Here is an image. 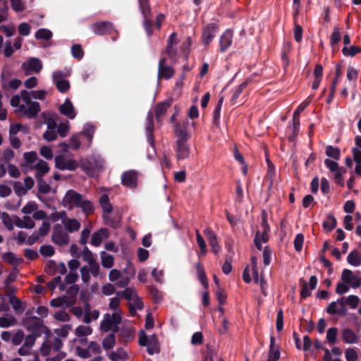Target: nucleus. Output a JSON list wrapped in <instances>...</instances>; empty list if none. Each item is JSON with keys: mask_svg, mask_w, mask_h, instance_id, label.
<instances>
[{"mask_svg": "<svg viewBox=\"0 0 361 361\" xmlns=\"http://www.w3.org/2000/svg\"><path fill=\"white\" fill-rule=\"evenodd\" d=\"M223 101H224L223 97H221L219 99L218 103H217V104L214 110V112H213V123L216 126H218L220 123V114H221V107H222V104H223Z\"/></svg>", "mask_w": 361, "mask_h": 361, "instance_id": "obj_34", "label": "nucleus"}, {"mask_svg": "<svg viewBox=\"0 0 361 361\" xmlns=\"http://www.w3.org/2000/svg\"><path fill=\"white\" fill-rule=\"evenodd\" d=\"M336 224H337V221H336L335 216L333 214H329L327 216L326 219L324 221V222L322 224V226H323V228L326 232H330L335 228V227L336 226Z\"/></svg>", "mask_w": 361, "mask_h": 361, "instance_id": "obj_29", "label": "nucleus"}, {"mask_svg": "<svg viewBox=\"0 0 361 361\" xmlns=\"http://www.w3.org/2000/svg\"><path fill=\"white\" fill-rule=\"evenodd\" d=\"M196 269H197V271L198 273L200 281L201 282V283L202 284V286H204V288H206V289L208 288L209 283H208L207 278V276L204 271V268L200 262H198L196 264Z\"/></svg>", "mask_w": 361, "mask_h": 361, "instance_id": "obj_33", "label": "nucleus"}, {"mask_svg": "<svg viewBox=\"0 0 361 361\" xmlns=\"http://www.w3.org/2000/svg\"><path fill=\"white\" fill-rule=\"evenodd\" d=\"M59 111L70 119H73L76 116L74 106L68 98L59 106Z\"/></svg>", "mask_w": 361, "mask_h": 361, "instance_id": "obj_18", "label": "nucleus"}, {"mask_svg": "<svg viewBox=\"0 0 361 361\" xmlns=\"http://www.w3.org/2000/svg\"><path fill=\"white\" fill-rule=\"evenodd\" d=\"M40 334L39 333L35 334H29L25 337V341L24 342V345L27 346L28 348H31L35 343L36 338L39 336Z\"/></svg>", "mask_w": 361, "mask_h": 361, "instance_id": "obj_60", "label": "nucleus"}, {"mask_svg": "<svg viewBox=\"0 0 361 361\" xmlns=\"http://www.w3.org/2000/svg\"><path fill=\"white\" fill-rule=\"evenodd\" d=\"M57 264L54 260H49L44 266V271L49 276H54L57 273Z\"/></svg>", "mask_w": 361, "mask_h": 361, "instance_id": "obj_51", "label": "nucleus"}, {"mask_svg": "<svg viewBox=\"0 0 361 361\" xmlns=\"http://www.w3.org/2000/svg\"><path fill=\"white\" fill-rule=\"evenodd\" d=\"M341 336L343 341L346 343L352 344L357 342V336L351 329H343Z\"/></svg>", "mask_w": 361, "mask_h": 361, "instance_id": "obj_22", "label": "nucleus"}, {"mask_svg": "<svg viewBox=\"0 0 361 361\" xmlns=\"http://www.w3.org/2000/svg\"><path fill=\"white\" fill-rule=\"evenodd\" d=\"M75 333L78 337H82L90 335L92 329L90 326L80 325L76 328Z\"/></svg>", "mask_w": 361, "mask_h": 361, "instance_id": "obj_48", "label": "nucleus"}, {"mask_svg": "<svg viewBox=\"0 0 361 361\" xmlns=\"http://www.w3.org/2000/svg\"><path fill=\"white\" fill-rule=\"evenodd\" d=\"M341 35L340 32V29L338 26H335L334 28V31L330 37V44L332 47L336 45L341 40Z\"/></svg>", "mask_w": 361, "mask_h": 361, "instance_id": "obj_50", "label": "nucleus"}, {"mask_svg": "<svg viewBox=\"0 0 361 361\" xmlns=\"http://www.w3.org/2000/svg\"><path fill=\"white\" fill-rule=\"evenodd\" d=\"M70 75L69 72L56 71L53 73V82L57 90L61 93H66L70 89V82L64 78Z\"/></svg>", "mask_w": 361, "mask_h": 361, "instance_id": "obj_5", "label": "nucleus"}, {"mask_svg": "<svg viewBox=\"0 0 361 361\" xmlns=\"http://www.w3.org/2000/svg\"><path fill=\"white\" fill-rule=\"evenodd\" d=\"M99 203L104 214H110L112 212V206L107 195H102L99 198Z\"/></svg>", "mask_w": 361, "mask_h": 361, "instance_id": "obj_31", "label": "nucleus"}, {"mask_svg": "<svg viewBox=\"0 0 361 361\" xmlns=\"http://www.w3.org/2000/svg\"><path fill=\"white\" fill-rule=\"evenodd\" d=\"M14 289L12 288L10 290V293L7 294L9 296V302L12 305L13 308L15 310H18L21 308L22 302L21 301L17 298L15 295H11L13 293Z\"/></svg>", "mask_w": 361, "mask_h": 361, "instance_id": "obj_45", "label": "nucleus"}, {"mask_svg": "<svg viewBox=\"0 0 361 361\" xmlns=\"http://www.w3.org/2000/svg\"><path fill=\"white\" fill-rule=\"evenodd\" d=\"M156 341V336H153L151 338H148L145 332L143 330H141L139 333V344L141 346H147L148 344H152V342Z\"/></svg>", "mask_w": 361, "mask_h": 361, "instance_id": "obj_38", "label": "nucleus"}, {"mask_svg": "<svg viewBox=\"0 0 361 361\" xmlns=\"http://www.w3.org/2000/svg\"><path fill=\"white\" fill-rule=\"evenodd\" d=\"M78 292H79V287L77 285H73V286H71L67 290L66 293H67L68 296L69 298H71V299H73L72 302L67 303L68 306H72L75 303V298H76L77 295L78 294Z\"/></svg>", "mask_w": 361, "mask_h": 361, "instance_id": "obj_46", "label": "nucleus"}, {"mask_svg": "<svg viewBox=\"0 0 361 361\" xmlns=\"http://www.w3.org/2000/svg\"><path fill=\"white\" fill-rule=\"evenodd\" d=\"M22 67L25 70L31 71L37 73L42 69V63L39 59L31 58L27 63H23Z\"/></svg>", "mask_w": 361, "mask_h": 361, "instance_id": "obj_20", "label": "nucleus"}, {"mask_svg": "<svg viewBox=\"0 0 361 361\" xmlns=\"http://www.w3.org/2000/svg\"><path fill=\"white\" fill-rule=\"evenodd\" d=\"M171 104L172 99H168L157 104L155 107V117L158 123L161 122L162 116L166 113Z\"/></svg>", "mask_w": 361, "mask_h": 361, "instance_id": "obj_17", "label": "nucleus"}, {"mask_svg": "<svg viewBox=\"0 0 361 361\" xmlns=\"http://www.w3.org/2000/svg\"><path fill=\"white\" fill-rule=\"evenodd\" d=\"M318 279L316 276H312L310 278L309 282L301 279L300 280V285L301 286V290L300 293L301 299H306L311 296L312 290L317 288Z\"/></svg>", "mask_w": 361, "mask_h": 361, "instance_id": "obj_6", "label": "nucleus"}, {"mask_svg": "<svg viewBox=\"0 0 361 361\" xmlns=\"http://www.w3.org/2000/svg\"><path fill=\"white\" fill-rule=\"evenodd\" d=\"M2 259L7 263L15 267L23 262V258L16 257L14 253L11 252H7L4 253L2 255Z\"/></svg>", "mask_w": 361, "mask_h": 361, "instance_id": "obj_26", "label": "nucleus"}, {"mask_svg": "<svg viewBox=\"0 0 361 361\" xmlns=\"http://www.w3.org/2000/svg\"><path fill=\"white\" fill-rule=\"evenodd\" d=\"M56 167L60 170L75 171L78 167V164L73 159H66L62 155L55 157Z\"/></svg>", "mask_w": 361, "mask_h": 361, "instance_id": "obj_11", "label": "nucleus"}, {"mask_svg": "<svg viewBox=\"0 0 361 361\" xmlns=\"http://www.w3.org/2000/svg\"><path fill=\"white\" fill-rule=\"evenodd\" d=\"M12 9L16 12H23L25 9L23 0H10Z\"/></svg>", "mask_w": 361, "mask_h": 361, "instance_id": "obj_54", "label": "nucleus"}, {"mask_svg": "<svg viewBox=\"0 0 361 361\" xmlns=\"http://www.w3.org/2000/svg\"><path fill=\"white\" fill-rule=\"evenodd\" d=\"M347 262L352 266H360L361 264L360 252L357 250L351 251L347 257Z\"/></svg>", "mask_w": 361, "mask_h": 361, "instance_id": "obj_27", "label": "nucleus"}, {"mask_svg": "<svg viewBox=\"0 0 361 361\" xmlns=\"http://www.w3.org/2000/svg\"><path fill=\"white\" fill-rule=\"evenodd\" d=\"M82 259L88 264L93 262L96 259H94L92 252L89 250L87 247H85L82 251Z\"/></svg>", "mask_w": 361, "mask_h": 361, "instance_id": "obj_63", "label": "nucleus"}, {"mask_svg": "<svg viewBox=\"0 0 361 361\" xmlns=\"http://www.w3.org/2000/svg\"><path fill=\"white\" fill-rule=\"evenodd\" d=\"M39 252L42 256L51 257L55 254V250L51 245H44L40 247Z\"/></svg>", "mask_w": 361, "mask_h": 361, "instance_id": "obj_55", "label": "nucleus"}, {"mask_svg": "<svg viewBox=\"0 0 361 361\" xmlns=\"http://www.w3.org/2000/svg\"><path fill=\"white\" fill-rule=\"evenodd\" d=\"M54 318L61 322H68L71 319L70 315L65 310H60L55 312Z\"/></svg>", "mask_w": 361, "mask_h": 361, "instance_id": "obj_61", "label": "nucleus"}, {"mask_svg": "<svg viewBox=\"0 0 361 361\" xmlns=\"http://www.w3.org/2000/svg\"><path fill=\"white\" fill-rule=\"evenodd\" d=\"M102 264L104 268L109 269L114 265V257L111 255L106 254L105 252H102Z\"/></svg>", "mask_w": 361, "mask_h": 361, "instance_id": "obj_44", "label": "nucleus"}, {"mask_svg": "<svg viewBox=\"0 0 361 361\" xmlns=\"http://www.w3.org/2000/svg\"><path fill=\"white\" fill-rule=\"evenodd\" d=\"M37 180L38 190L39 192L42 193H48L50 190V185L47 183L45 180H43V178H36Z\"/></svg>", "mask_w": 361, "mask_h": 361, "instance_id": "obj_52", "label": "nucleus"}, {"mask_svg": "<svg viewBox=\"0 0 361 361\" xmlns=\"http://www.w3.org/2000/svg\"><path fill=\"white\" fill-rule=\"evenodd\" d=\"M167 59L166 57L160 59L158 65V78L159 79L169 80L175 73V70L171 66L166 65Z\"/></svg>", "mask_w": 361, "mask_h": 361, "instance_id": "obj_9", "label": "nucleus"}, {"mask_svg": "<svg viewBox=\"0 0 361 361\" xmlns=\"http://www.w3.org/2000/svg\"><path fill=\"white\" fill-rule=\"evenodd\" d=\"M360 302V299L357 295H350L348 297H345V302H346V305L350 306L352 309H355L358 303Z\"/></svg>", "mask_w": 361, "mask_h": 361, "instance_id": "obj_53", "label": "nucleus"}, {"mask_svg": "<svg viewBox=\"0 0 361 361\" xmlns=\"http://www.w3.org/2000/svg\"><path fill=\"white\" fill-rule=\"evenodd\" d=\"M251 78H246L244 82H243L239 86L235 88V90L231 98V103L232 105L236 104L238 97L243 91L248 86V85L251 82Z\"/></svg>", "mask_w": 361, "mask_h": 361, "instance_id": "obj_23", "label": "nucleus"}, {"mask_svg": "<svg viewBox=\"0 0 361 361\" xmlns=\"http://www.w3.org/2000/svg\"><path fill=\"white\" fill-rule=\"evenodd\" d=\"M23 324L27 330L36 334L43 327V322L37 317H31L23 320Z\"/></svg>", "mask_w": 361, "mask_h": 361, "instance_id": "obj_14", "label": "nucleus"}, {"mask_svg": "<svg viewBox=\"0 0 361 361\" xmlns=\"http://www.w3.org/2000/svg\"><path fill=\"white\" fill-rule=\"evenodd\" d=\"M196 240L200 247V252L197 253L199 257L204 256L207 254V245L203 237L200 235L198 230H196Z\"/></svg>", "mask_w": 361, "mask_h": 361, "instance_id": "obj_32", "label": "nucleus"}, {"mask_svg": "<svg viewBox=\"0 0 361 361\" xmlns=\"http://www.w3.org/2000/svg\"><path fill=\"white\" fill-rule=\"evenodd\" d=\"M63 204L65 207L69 205L70 209L73 207L80 208L87 216L92 214L94 211L92 203L87 200H84L81 194L73 190L66 192L63 199Z\"/></svg>", "mask_w": 361, "mask_h": 361, "instance_id": "obj_1", "label": "nucleus"}, {"mask_svg": "<svg viewBox=\"0 0 361 361\" xmlns=\"http://www.w3.org/2000/svg\"><path fill=\"white\" fill-rule=\"evenodd\" d=\"M104 161L99 157H92L81 161L80 168L88 176H93L96 171L102 170Z\"/></svg>", "mask_w": 361, "mask_h": 361, "instance_id": "obj_3", "label": "nucleus"}, {"mask_svg": "<svg viewBox=\"0 0 361 361\" xmlns=\"http://www.w3.org/2000/svg\"><path fill=\"white\" fill-rule=\"evenodd\" d=\"M51 240L54 243L59 246H64L69 243V235L68 233L64 231L61 224H56L54 226Z\"/></svg>", "mask_w": 361, "mask_h": 361, "instance_id": "obj_4", "label": "nucleus"}, {"mask_svg": "<svg viewBox=\"0 0 361 361\" xmlns=\"http://www.w3.org/2000/svg\"><path fill=\"white\" fill-rule=\"evenodd\" d=\"M361 52V47L360 46H355L353 45L350 48H348L347 47H344L342 49V53L344 56H354L357 54H359Z\"/></svg>", "mask_w": 361, "mask_h": 361, "instance_id": "obj_42", "label": "nucleus"}, {"mask_svg": "<svg viewBox=\"0 0 361 361\" xmlns=\"http://www.w3.org/2000/svg\"><path fill=\"white\" fill-rule=\"evenodd\" d=\"M139 9L143 16V26L148 37L153 34V20L152 19L149 0H138Z\"/></svg>", "mask_w": 361, "mask_h": 361, "instance_id": "obj_2", "label": "nucleus"}, {"mask_svg": "<svg viewBox=\"0 0 361 361\" xmlns=\"http://www.w3.org/2000/svg\"><path fill=\"white\" fill-rule=\"evenodd\" d=\"M52 32L48 29L40 28L35 32V37L37 39L49 40L52 37Z\"/></svg>", "mask_w": 361, "mask_h": 361, "instance_id": "obj_41", "label": "nucleus"}, {"mask_svg": "<svg viewBox=\"0 0 361 361\" xmlns=\"http://www.w3.org/2000/svg\"><path fill=\"white\" fill-rule=\"evenodd\" d=\"M90 30L97 35H110L115 31L114 25L109 21H100L92 23Z\"/></svg>", "mask_w": 361, "mask_h": 361, "instance_id": "obj_7", "label": "nucleus"}, {"mask_svg": "<svg viewBox=\"0 0 361 361\" xmlns=\"http://www.w3.org/2000/svg\"><path fill=\"white\" fill-rule=\"evenodd\" d=\"M338 335V329L336 327H331L326 332V340L330 345H334L336 343Z\"/></svg>", "mask_w": 361, "mask_h": 361, "instance_id": "obj_43", "label": "nucleus"}, {"mask_svg": "<svg viewBox=\"0 0 361 361\" xmlns=\"http://www.w3.org/2000/svg\"><path fill=\"white\" fill-rule=\"evenodd\" d=\"M326 154L330 158L338 160L341 157V150L337 147L328 145L326 148Z\"/></svg>", "mask_w": 361, "mask_h": 361, "instance_id": "obj_36", "label": "nucleus"}, {"mask_svg": "<svg viewBox=\"0 0 361 361\" xmlns=\"http://www.w3.org/2000/svg\"><path fill=\"white\" fill-rule=\"evenodd\" d=\"M304 243V235L302 233L296 235L294 240V247L297 252H300L302 249Z\"/></svg>", "mask_w": 361, "mask_h": 361, "instance_id": "obj_57", "label": "nucleus"}, {"mask_svg": "<svg viewBox=\"0 0 361 361\" xmlns=\"http://www.w3.org/2000/svg\"><path fill=\"white\" fill-rule=\"evenodd\" d=\"M145 131L148 142L152 148H154L155 142L154 137V114L150 111L147 113V124Z\"/></svg>", "mask_w": 361, "mask_h": 361, "instance_id": "obj_13", "label": "nucleus"}, {"mask_svg": "<svg viewBox=\"0 0 361 361\" xmlns=\"http://www.w3.org/2000/svg\"><path fill=\"white\" fill-rule=\"evenodd\" d=\"M107 232L106 228H101L99 231L94 232L92 235L91 244L96 247L99 246L102 242L101 233H106Z\"/></svg>", "mask_w": 361, "mask_h": 361, "instance_id": "obj_39", "label": "nucleus"}, {"mask_svg": "<svg viewBox=\"0 0 361 361\" xmlns=\"http://www.w3.org/2000/svg\"><path fill=\"white\" fill-rule=\"evenodd\" d=\"M137 173L135 171H128L123 173L121 183L129 188H135L137 186Z\"/></svg>", "mask_w": 361, "mask_h": 361, "instance_id": "obj_15", "label": "nucleus"}, {"mask_svg": "<svg viewBox=\"0 0 361 361\" xmlns=\"http://www.w3.org/2000/svg\"><path fill=\"white\" fill-rule=\"evenodd\" d=\"M27 107L22 104L19 106L20 111L28 118H35L41 110L40 104L37 102H32L27 104Z\"/></svg>", "mask_w": 361, "mask_h": 361, "instance_id": "obj_12", "label": "nucleus"}, {"mask_svg": "<svg viewBox=\"0 0 361 361\" xmlns=\"http://www.w3.org/2000/svg\"><path fill=\"white\" fill-rule=\"evenodd\" d=\"M233 34L230 30H226L221 36L219 39V49L221 52L226 51L232 44Z\"/></svg>", "mask_w": 361, "mask_h": 361, "instance_id": "obj_19", "label": "nucleus"}, {"mask_svg": "<svg viewBox=\"0 0 361 361\" xmlns=\"http://www.w3.org/2000/svg\"><path fill=\"white\" fill-rule=\"evenodd\" d=\"M354 276L355 275L351 270L345 269L343 270L341 274V280L343 281V283H350L353 281Z\"/></svg>", "mask_w": 361, "mask_h": 361, "instance_id": "obj_58", "label": "nucleus"}, {"mask_svg": "<svg viewBox=\"0 0 361 361\" xmlns=\"http://www.w3.org/2000/svg\"><path fill=\"white\" fill-rule=\"evenodd\" d=\"M24 336H25V335H24V332L23 331V330L19 329L14 334V336L12 338L11 341H12L13 345H20L23 342Z\"/></svg>", "mask_w": 361, "mask_h": 361, "instance_id": "obj_59", "label": "nucleus"}, {"mask_svg": "<svg viewBox=\"0 0 361 361\" xmlns=\"http://www.w3.org/2000/svg\"><path fill=\"white\" fill-rule=\"evenodd\" d=\"M66 231L67 233H73L80 230L81 227L80 223L75 219L66 218L63 220Z\"/></svg>", "mask_w": 361, "mask_h": 361, "instance_id": "obj_21", "label": "nucleus"}, {"mask_svg": "<svg viewBox=\"0 0 361 361\" xmlns=\"http://www.w3.org/2000/svg\"><path fill=\"white\" fill-rule=\"evenodd\" d=\"M103 219L105 224L111 228H117L120 226L121 217L118 215L111 216L109 214H104Z\"/></svg>", "mask_w": 361, "mask_h": 361, "instance_id": "obj_24", "label": "nucleus"}, {"mask_svg": "<svg viewBox=\"0 0 361 361\" xmlns=\"http://www.w3.org/2000/svg\"><path fill=\"white\" fill-rule=\"evenodd\" d=\"M148 289L151 298L154 303L158 304L162 302L164 299V294L161 290L154 286H149Z\"/></svg>", "mask_w": 361, "mask_h": 361, "instance_id": "obj_28", "label": "nucleus"}, {"mask_svg": "<svg viewBox=\"0 0 361 361\" xmlns=\"http://www.w3.org/2000/svg\"><path fill=\"white\" fill-rule=\"evenodd\" d=\"M339 316L344 317L347 314L346 302H345V297L343 296L337 300Z\"/></svg>", "mask_w": 361, "mask_h": 361, "instance_id": "obj_56", "label": "nucleus"}, {"mask_svg": "<svg viewBox=\"0 0 361 361\" xmlns=\"http://www.w3.org/2000/svg\"><path fill=\"white\" fill-rule=\"evenodd\" d=\"M218 30L219 25L214 23H209L203 28L202 42L204 46H208L212 42Z\"/></svg>", "mask_w": 361, "mask_h": 361, "instance_id": "obj_8", "label": "nucleus"}, {"mask_svg": "<svg viewBox=\"0 0 361 361\" xmlns=\"http://www.w3.org/2000/svg\"><path fill=\"white\" fill-rule=\"evenodd\" d=\"M189 123L185 121L182 123L178 122L174 125V132L176 136L178 137L176 141L188 142L190 135L188 132Z\"/></svg>", "mask_w": 361, "mask_h": 361, "instance_id": "obj_10", "label": "nucleus"}, {"mask_svg": "<svg viewBox=\"0 0 361 361\" xmlns=\"http://www.w3.org/2000/svg\"><path fill=\"white\" fill-rule=\"evenodd\" d=\"M164 53L166 54L168 58L171 59V63H175L176 62L177 49L174 47L173 45L166 44Z\"/></svg>", "mask_w": 361, "mask_h": 361, "instance_id": "obj_40", "label": "nucleus"}, {"mask_svg": "<svg viewBox=\"0 0 361 361\" xmlns=\"http://www.w3.org/2000/svg\"><path fill=\"white\" fill-rule=\"evenodd\" d=\"M69 130L68 122L61 123L57 127V132L59 135L64 137L67 135Z\"/></svg>", "mask_w": 361, "mask_h": 361, "instance_id": "obj_64", "label": "nucleus"}, {"mask_svg": "<svg viewBox=\"0 0 361 361\" xmlns=\"http://www.w3.org/2000/svg\"><path fill=\"white\" fill-rule=\"evenodd\" d=\"M37 170L36 178H43V176L47 173L49 171V166L48 164L42 159H40L34 167Z\"/></svg>", "mask_w": 361, "mask_h": 361, "instance_id": "obj_25", "label": "nucleus"}, {"mask_svg": "<svg viewBox=\"0 0 361 361\" xmlns=\"http://www.w3.org/2000/svg\"><path fill=\"white\" fill-rule=\"evenodd\" d=\"M71 54L78 60L82 59L84 56V51L81 45L78 44H73L71 47Z\"/></svg>", "mask_w": 361, "mask_h": 361, "instance_id": "obj_47", "label": "nucleus"}, {"mask_svg": "<svg viewBox=\"0 0 361 361\" xmlns=\"http://www.w3.org/2000/svg\"><path fill=\"white\" fill-rule=\"evenodd\" d=\"M114 324L110 319V314H106L100 323V329L103 332H108L112 329Z\"/></svg>", "mask_w": 361, "mask_h": 361, "instance_id": "obj_37", "label": "nucleus"}, {"mask_svg": "<svg viewBox=\"0 0 361 361\" xmlns=\"http://www.w3.org/2000/svg\"><path fill=\"white\" fill-rule=\"evenodd\" d=\"M16 322V319L13 315H10L8 317H0V327L1 328H8L14 325Z\"/></svg>", "mask_w": 361, "mask_h": 361, "instance_id": "obj_49", "label": "nucleus"}, {"mask_svg": "<svg viewBox=\"0 0 361 361\" xmlns=\"http://www.w3.org/2000/svg\"><path fill=\"white\" fill-rule=\"evenodd\" d=\"M109 358L112 361H118V360H126L128 358V355L122 348L117 349L116 351H113L109 355Z\"/></svg>", "mask_w": 361, "mask_h": 361, "instance_id": "obj_30", "label": "nucleus"}, {"mask_svg": "<svg viewBox=\"0 0 361 361\" xmlns=\"http://www.w3.org/2000/svg\"><path fill=\"white\" fill-rule=\"evenodd\" d=\"M94 130L95 128L94 126L86 125L83 130L82 131V133L89 140L90 142H91L93 137Z\"/></svg>", "mask_w": 361, "mask_h": 361, "instance_id": "obj_62", "label": "nucleus"}, {"mask_svg": "<svg viewBox=\"0 0 361 361\" xmlns=\"http://www.w3.org/2000/svg\"><path fill=\"white\" fill-rule=\"evenodd\" d=\"M116 344V335L110 334L102 341V346L106 350L112 349Z\"/></svg>", "mask_w": 361, "mask_h": 361, "instance_id": "obj_35", "label": "nucleus"}, {"mask_svg": "<svg viewBox=\"0 0 361 361\" xmlns=\"http://www.w3.org/2000/svg\"><path fill=\"white\" fill-rule=\"evenodd\" d=\"M176 144L175 152L177 160H183L188 158L190 149L187 142L176 141Z\"/></svg>", "mask_w": 361, "mask_h": 361, "instance_id": "obj_16", "label": "nucleus"}]
</instances>
